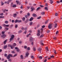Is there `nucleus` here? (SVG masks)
Segmentation results:
<instances>
[{
  "label": "nucleus",
  "instance_id": "19",
  "mask_svg": "<svg viewBox=\"0 0 62 62\" xmlns=\"http://www.w3.org/2000/svg\"><path fill=\"white\" fill-rule=\"evenodd\" d=\"M46 49L47 51H49V50H48V47H46Z\"/></svg>",
  "mask_w": 62,
  "mask_h": 62
},
{
  "label": "nucleus",
  "instance_id": "18",
  "mask_svg": "<svg viewBox=\"0 0 62 62\" xmlns=\"http://www.w3.org/2000/svg\"><path fill=\"white\" fill-rule=\"evenodd\" d=\"M48 22H49V20L46 21L45 22V24H46V23H48Z\"/></svg>",
  "mask_w": 62,
  "mask_h": 62
},
{
  "label": "nucleus",
  "instance_id": "26",
  "mask_svg": "<svg viewBox=\"0 0 62 62\" xmlns=\"http://www.w3.org/2000/svg\"><path fill=\"white\" fill-rule=\"evenodd\" d=\"M1 6H3L4 4V3L2 1H1Z\"/></svg>",
  "mask_w": 62,
  "mask_h": 62
},
{
  "label": "nucleus",
  "instance_id": "24",
  "mask_svg": "<svg viewBox=\"0 0 62 62\" xmlns=\"http://www.w3.org/2000/svg\"><path fill=\"white\" fill-rule=\"evenodd\" d=\"M5 23H6L7 24H8V21H6L5 22Z\"/></svg>",
  "mask_w": 62,
  "mask_h": 62
},
{
  "label": "nucleus",
  "instance_id": "64",
  "mask_svg": "<svg viewBox=\"0 0 62 62\" xmlns=\"http://www.w3.org/2000/svg\"><path fill=\"white\" fill-rule=\"evenodd\" d=\"M25 17L26 18H27V17H28V16H27V15H25Z\"/></svg>",
  "mask_w": 62,
  "mask_h": 62
},
{
  "label": "nucleus",
  "instance_id": "17",
  "mask_svg": "<svg viewBox=\"0 0 62 62\" xmlns=\"http://www.w3.org/2000/svg\"><path fill=\"white\" fill-rule=\"evenodd\" d=\"M17 22L18 23V20L16 19V20L15 21V23H17Z\"/></svg>",
  "mask_w": 62,
  "mask_h": 62
},
{
  "label": "nucleus",
  "instance_id": "51",
  "mask_svg": "<svg viewBox=\"0 0 62 62\" xmlns=\"http://www.w3.org/2000/svg\"><path fill=\"white\" fill-rule=\"evenodd\" d=\"M11 49H13V47H12V46H11L10 47Z\"/></svg>",
  "mask_w": 62,
  "mask_h": 62
},
{
  "label": "nucleus",
  "instance_id": "52",
  "mask_svg": "<svg viewBox=\"0 0 62 62\" xmlns=\"http://www.w3.org/2000/svg\"><path fill=\"white\" fill-rule=\"evenodd\" d=\"M12 22L13 23H14V20H12Z\"/></svg>",
  "mask_w": 62,
  "mask_h": 62
},
{
  "label": "nucleus",
  "instance_id": "61",
  "mask_svg": "<svg viewBox=\"0 0 62 62\" xmlns=\"http://www.w3.org/2000/svg\"><path fill=\"white\" fill-rule=\"evenodd\" d=\"M50 32V30H48L47 31V33H48Z\"/></svg>",
  "mask_w": 62,
  "mask_h": 62
},
{
  "label": "nucleus",
  "instance_id": "30",
  "mask_svg": "<svg viewBox=\"0 0 62 62\" xmlns=\"http://www.w3.org/2000/svg\"><path fill=\"white\" fill-rule=\"evenodd\" d=\"M13 46H16V43H14L13 44Z\"/></svg>",
  "mask_w": 62,
  "mask_h": 62
},
{
  "label": "nucleus",
  "instance_id": "7",
  "mask_svg": "<svg viewBox=\"0 0 62 62\" xmlns=\"http://www.w3.org/2000/svg\"><path fill=\"white\" fill-rule=\"evenodd\" d=\"M31 11H33V10L34 9V8L33 7H32L31 8Z\"/></svg>",
  "mask_w": 62,
  "mask_h": 62
},
{
  "label": "nucleus",
  "instance_id": "62",
  "mask_svg": "<svg viewBox=\"0 0 62 62\" xmlns=\"http://www.w3.org/2000/svg\"><path fill=\"white\" fill-rule=\"evenodd\" d=\"M58 31H57L56 33V35L57 34H58Z\"/></svg>",
  "mask_w": 62,
  "mask_h": 62
},
{
  "label": "nucleus",
  "instance_id": "55",
  "mask_svg": "<svg viewBox=\"0 0 62 62\" xmlns=\"http://www.w3.org/2000/svg\"><path fill=\"white\" fill-rule=\"evenodd\" d=\"M11 45H8V47H11Z\"/></svg>",
  "mask_w": 62,
  "mask_h": 62
},
{
  "label": "nucleus",
  "instance_id": "44",
  "mask_svg": "<svg viewBox=\"0 0 62 62\" xmlns=\"http://www.w3.org/2000/svg\"><path fill=\"white\" fill-rule=\"evenodd\" d=\"M11 53L12 54H14L15 53V52L14 51H11Z\"/></svg>",
  "mask_w": 62,
  "mask_h": 62
},
{
  "label": "nucleus",
  "instance_id": "1",
  "mask_svg": "<svg viewBox=\"0 0 62 62\" xmlns=\"http://www.w3.org/2000/svg\"><path fill=\"white\" fill-rule=\"evenodd\" d=\"M10 57H13V55H12V54H8L6 57V58L7 59H8V61H10V62H11L12 60H11V59H10Z\"/></svg>",
  "mask_w": 62,
  "mask_h": 62
},
{
  "label": "nucleus",
  "instance_id": "45",
  "mask_svg": "<svg viewBox=\"0 0 62 62\" xmlns=\"http://www.w3.org/2000/svg\"><path fill=\"white\" fill-rule=\"evenodd\" d=\"M27 15L28 16H30V13H27Z\"/></svg>",
  "mask_w": 62,
  "mask_h": 62
},
{
  "label": "nucleus",
  "instance_id": "34",
  "mask_svg": "<svg viewBox=\"0 0 62 62\" xmlns=\"http://www.w3.org/2000/svg\"><path fill=\"white\" fill-rule=\"evenodd\" d=\"M28 21H29V19H27L26 20V23H27V22H28Z\"/></svg>",
  "mask_w": 62,
  "mask_h": 62
},
{
  "label": "nucleus",
  "instance_id": "11",
  "mask_svg": "<svg viewBox=\"0 0 62 62\" xmlns=\"http://www.w3.org/2000/svg\"><path fill=\"white\" fill-rule=\"evenodd\" d=\"M4 49H6L7 48V45H6L5 46H4Z\"/></svg>",
  "mask_w": 62,
  "mask_h": 62
},
{
  "label": "nucleus",
  "instance_id": "59",
  "mask_svg": "<svg viewBox=\"0 0 62 62\" xmlns=\"http://www.w3.org/2000/svg\"><path fill=\"white\" fill-rule=\"evenodd\" d=\"M3 26L4 27H5V26H6V25L5 24H4Z\"/></svg>",
  "mask_w": 62,
  "mask_h": 62
},
{
  "label": "nucleus",
  "instance_id": "35",
  "mask_svg": "<svg viewBox=\"0 0 62 62\" xmlns=\"http://www.w3.org/2000/svg\"><path fill=\"white\" fill-rule=\"evenodd\" d=\"M13 39L11 37V38L10 39V41H11V40H13Z\"/></svg>",
  "mask_w": 62,
  "mask_h": 62
},
{
  "label": "nucleus",
  "instance_id": "46",
  "mask_svg": "<svg viewBox=\"0 0 62 62\" xmlns=\"http://www.w3.org/2000/svg\"><path fill=\"white\" fill-rule=\"evenodd\" d=\"M30 47H28V48L27 49L28 50V51H29V50H30Z\"/></svg>",
  "mask_w": 62,
  "mask_h": 62
},
{
  "label": "nucleus",
  "instance_id": "48",
  "mask_svg": "<svg viewBox=\"0 0 62 62\" xmlns=\"http://www.w3.org/2000/svg\"><path fill=\"white\" fill-rule=\"evenodd\" d=\"M46 61H47V59H46L44 61V62H46Z\"/></svg>",
  "mask_w": 62,
  "mask_h": 62
},
{
  "label": "nucleus",
  "instance_id": "39",
  "mask_svg": "<svg viewBox=\"0 0 62 62\" xmlns=\"http://www.w3.org/2000/svg\"><path fill=\"white\" fill-rule=\"evenodd\" d=\"M31 58H32V59H34V56H31Z\"/></svg>",
  "mask_w": 62,
  "mask_h": 62
},
{
  "label": "nucleus",
  "instance_id": "2",
  "mask_svg": "<svg viewBox=\"0 0 62 62\" xmlns=\"http://www.w3.org/2000/svg\"><path fill=\"white\" fill-rule=\"evenodd\" d=\"M17 6V5H14L13 3H11V7H12L13 8H15Z\"/></svg>",
  "mask_w": 62,
  "mask_h": 62
},
{
  "label": "nucleus",
  "instance_id": "42",
  "mask_svg": "<svg viewBox=\"0 0 62 62\" xmlns=\"http://www.w3.org/2000/svg\"><path fill=\"white\" fill-rule=\"evenodd\" d=\"M13 26V24H11L10 26V28H11Z\"/></svg>",
  "mask_w": 62,
  "mask_h": 62
},
{
  "label": "nucleus",
  "instance_id": "3",
  "mask_svg": "<svg viewBox=\"0 0 62 62\" xmlns=\"http://www.w3.org/2000/svg\"><path fill=\"white\" fill-rule=\"evenodd\" d=\"M6 36H7L6 35H5L4 34H3L1 35V37L2 38H3V39H4V38H5Z\"/></svg>",
  "mask_w": 62,
  "mask_h": 62
},
{
  "label": "nucleus",
  "instance_id": "28",
  "mask_svg": "<svg viewBox=\"0 0 62 62\" xmlns=\"http://www.w3.org/2000/svg\"><path fill=\"white\" fill-rule=\"evenodd\" d=\"M32 23H33V22H30V25L31 26L32 25Z\"/></svg>",
  "mask_w": 62,
  "mask_h": 62
},
{
  "label": "nucleus",
  "instance_id": "16",
  "mask_svg": "<svg viewBox=\"0 0 62 62\" xmlns=\"http://www.w3.org/2000/svg\"><path fill=\"white\" fill-rule=\"evenodd\" d=\"M5 29L6 30H7V31L9 29L8 28H7V27H5Z\"/></svg>",
  "mask_w": 62,
  "mask_h": 62
},
{
  "label": "nucleus",
  "instance_id": "50",
  "mask_svg": "<svg viewBox=\"0 0 62 62\" xmlns=\"http://www.w3.org/2000/svg\"><path fill=\"white\" fill-rule=\"evenodd\" d=\"M54 40H56V37H55L54 38Z\"/></svg>",
  "mask_w": 62,
  "mask_h": 62
},
{
  "label": "nucleus",
  "instance_id": "22",
  "mask_svg": "<svg viewBox=\"0 0 62 62\" xmlns=\"http://www.w3.org/2000/svg\"><path fill=\"white\" fill-rule=\"evenodd\" d=\"M22 31L21 30L19 31H18V33L19 34H20L21 33H22Z\"/></svg>",
  "mask_w": 62,
  "mask_h": 62
},
{
  "label": "nucleus",
  "instance_id": "14",
  "mask_svg": "<svg viewBox=\"0 0 62 62\" xmlns=\"http://www.w3.org/2000/svg\"><path fill=\"white\" fill-rule=\"evenodd\" d=\"M20 58L21 59H23V55H21L20 56Z\"/></svg>",
  "mask_w": 62,
  "mask_h": 62
},
{
  "label": "nucleus",
  "instance_id": "58",
  "mask_svg": "<svg viewBox=\"0 0 62 62\" xmlns=\"http://www.w3.org/2000/svg\"><path fill=\"white\" fill-rule=\"evenodd\" d=\"M40 7H41V8H43V5H40Z\"/></svg>",
  "mask_w": 62,
  "mask_h": 62
},
{
  "label": "nucleus",
  "instance_id": "31",
  "mask_svg": "<svg viewBox=\"0 0 62 62\" xmlns=\"http://www.w3.org/2000/svg\"><path fill=\"white\" fill-rule=\"evenodd\" d=\"M39 58L40 59H42V57L41 56H40L39 57Z\"/></svg>",
  "mask_w": 62,
  "mask_h": 62
},
{
  "label": "nucleus",
  "instance_id": "27",
  "mask_svg": "<svg viewBox=\"0 0 62 62\" xmlns=\"http://www.w3.org/2000/svg\"><path fill=\"white\" fill-rule=\"evenodd\" d=\"M33 50L34 51H35L36 50V48L34 47L33 48Z\"/></svg>",
  "mask_w": 62,
  "mask_h": 62
},
{
  "label": "nucleus",
  "instance_id": "13",
  "mask_svg": "<svg viewBox=\"0 0 62 62\" xmlns=\"http://www.w3.org/2000/svg\"><path fill=\"white\" fill-rule=\"evenodd\" d=\"M25 17H23L22 18V20L23 21H25Z\"/></svg>",
  "mask_w": 62,
  "mask_h": 62
},
{
  "label": "nucleus",
  "instance_id": "41",
  "mask_svg": "<svg viewBox=\"0 0 62 62\" xmlns=\"http://www.w3.org/2000/svg\"><path fill=\"white\" fill-rule=\"evenodd\" d=\"M45 27V26L44 25H43L42 26V28H44V27Z\"/></svg>",
  "mask_w": 62,
  "mask_h": 62
},
{
  "label": "nucleus",
  "instance_id": "32",
  "mask_svg": "<svg viewBox=\"0 0 62 62\" xmlns=\"http://www.w3.org/2000/svg\"><path fill=\"white\" fill-rule=\"evenodd\" d=\"M50 3L51 4H52L53 3V1L52 0H50Z\"/></svg>",
  "mask_w": 62,
  "mask_h": 62
},
{
  "label": "nucleus",
  "instance_id": "60",
  "mask_svg": "<svg viewBox=\"0 0 62 62\" xmlns=\"http://www.w3.org/2000/svg\"><path fill=\"white\" fill-rule=\"evenodd\" d=\"M0 15L1 16H3V13H1L0 14Z\"/></svg>",
  "mask_w": 62,
  "mask_h": 62
},
{
  "label": "nucleus",
  "instance_id": "54",
  "mask_svg": "<svg viewBox=\"0 0 62 62\" xmlns=\"http://www.w3.org/2000/svg\"><path fill=\"white\" fill-rule=\"evenodd\" d=\"M6 27H9V25H6Z\"/></svg>",
  "mask_w": 62,
  "mask_h": 62
},
{
  "label": "nucleus",
  "instance_id": "38",
  "mask_svg": "<svg viewBox=\"0 0 62 62\" xmlns=\"http://www.w3.org/2000/svg\"><path fill=\"white\" fill-rule=\"evenodd\" d=\"M44 36V35L43 34H42L40 36V38H42L43 37V36Z\"/></svg>",
  "mask_w": 62,
  "mask_h": 62
},
{
  "label": "nucleus",
  "instance_id": "56",
  "mask_svg": "<svg viewBox=\"0 0 62 62\" xmlns=\"http://www.w3.org/2000/svg\"><path fill=\"white\" fill-rule=\"evenodd\" d=\"M40 44L41 45H44V44H43V43H40Z\"/></svg>",
  "mask_w": 62,
  "mask_h": 62
},
{
  "label": "nucleus",
  "instance_id": "4",
  "mask_svg": "<svg viewBox=\"0 0 62 62\" xmlns=\"http://www.w3.org/2000/svg\"><path fill=\"white\" fill-rule=\"evenodd\" d=\"M52 24H50L49 25L48 27L49 29H50V28H52Z\"/></svg>",
  "mask_w": 62,
  "mask_h": 62
},
{
  "label": "nucleus",
  "instance_id": "20",
  "mask_svg": "<svg viewBox=\"0 0 62 62\" xmlns=\"http://www.w3.org/2000/svg\"><path fill=\"white\" fill-rule=\"evenodd\" d=\"M14 35H12L11 38L13 39V38H14Z\"/></svg>",
  "mask_w": 62,
  "mask_h": 62
},
{
  "label": "nucleus",
  "instance_id": "5",
  "mask_svg": "<svg viewBox=\"0 0 62 62\" xmlns=\"http://www.w3.org/2000/svg\"><path fill=\"white\" fill-rule=\"evenodd\" d=\"M33 41V38L32 37L30 38V42H32Z\"/></svg>",
  "mask_w": 62,
  "mask_h": 62
},
{
  "label": "nucleus",
  "instance_id": "8",
  "mask_svg": "<svg viewBox=\"0 0 62 62\" xmlns=\"http://www.w3.org/2000/svg\"><path fill=\"white\" fill-rule=\"evenodd\" d=\"M29 53H27L25 55L26 56H25V57H28V55L29 54Z\"/></svg>",
  "mask_w": 62,
  "mask_h": 62
},
{
  "label": "nucleus",
  "instance_id": "40",
  "mask_svg": "<svg viewBox=\"0 0 62 62\" xmlns=\"http://www.w3.org/2000/svg\"><path fill=\"white\" fill-rule=\"evenodd\" d=\"M4 56H5V57H7V56H7V54H4Z\"/></svg>",
  "mask_w": 62,
  "mask_h": 62
},
{
  "label": "nucleus",
  "instance_id": "23",
  "mask_svg": "<svg viewBox=\"0 0 62 62\" xmlns=\"http://www.w3.org/2000/svg\"><path fill=\"white\" fill-rule=\"evenodd\" d=\"M15 28H17L18 27V25L17 24H16L15 26Z\"/></svg>",
  "mask_w": 62,
  "mask_h": 62
},
{
  "label": "nucleus",
  "instance_id": "53",
  "mask_svg": "<svg viewBox=\"0 0 62 62\" xmlns=\"http://www.w3.org/2000/svg\"><path fill=\"white\" fill-rule=\"evenodd\" d=\"M22 22L21 20H18V23H21Z\"/></svg>",
  "mask_w": 62,
  "mask_h": 62
},
{
  "label": "nucleus",
  "instance_id": "29",
  "mask_svg": "<svg viewBox=\"0 0 62 62\" xmlns=\"http://www.w3.org/2000/svg\"><path fill=\"white\" fill-rule=\"evenodd\" d=\"M57 26V23H56L55 24V26H54V28H56Z\"/></svg>",
  "mask_w": 62,
  "mask_h": 62
},
{
  "label": "nucleus",
  "instance_id": "15",
  "mask_svg": "<svg viewBox=\"0 0 62 62\" xmlns=\"http://www.w3.org/2000/svg\"><path fill=\"white\" fill-rule=\"evenodd\" d=\"M45 14V12H42L41 13V15H44Z\"/></svg>",
  "mask_w": 62,
  "mask_h": 62
},
{
  "label": "nucleus",
  "instance_id": "57",
  "mask_svg": "<svg viewBox=\"0 0 62 62\" xmlns=\"http://www.w3.org/2000/svg\"><path fill=\"white\" fill-rule=\"evenodd\" d=\"M54 56L53 55H52L51 56V58H54Z\"/></svg>",
  "mask_w": 62,
  "mask_h": 62
},
{
  "label": "nucleus",
  "instance_id": "36",
  "mask_svg": "<svg viewBox=\"0 0 62 62\" xmlns=\"http://www.w3.org/2000/svg\"><path fill=\"white\" fill-rule=\"evenodd\" d=\"M16 14H14V17H16Z\"/></svg>",
  "mask_w": 62,
  "mask_h": 62
},
{
  "label": "nucleus",
  "instance_id": "63",
  "mask_svg": "<svg viewBox=\"0 0 62 62\" xmlns=\"http://www.w3.org/2000/svg\"><path fill=\"white\" fill-rule=\"evenodd\" d=\"M16 55H17V54H15L13 56V57H15V56H16Z\"/></svg>",
  "mask_w": 62,
  "mask_h": 62
},
{
  "label": "nucleus",
  "instance_id": "47",
  "mask_svg": "<svg viewBox=\"0 0 62 62\" xmlns=\"http://www.w3.org/2000/svg\"><path fill=\"white\" fill-rule=\"evenodd\" d=\"M41 50V48H39V51L40 52Z\"/></svg>",
  "mask_w": 62,
  "mask_h": 62
},
{
  "label": "nucleus",
  "instance_id": "6",
  "mask_svg": "<svg viewBox=\"0 0 62 62\" xmlns=\"http://www.w3.org/2000/svg\"><path fill=\"white\" fill-rule=\"evenodd\" d=\"M34 19L32 17H31V18L29 19V21L30 22H31V21H32Z\"/></svg>",
  "mask_w": 62,
  "mask_h": 62
},
{
  "label": "nucleus",
  "instance_id": "10",
  "mask_svg": "<svg viewBox=\"0 0 62 62\" xmlns=\"http://www.w3.org/2000/svg\"><path fill=\"white\" fill-rule=\"evenodd\" d=\"M38 33L37 34V35L38 36H39V30H38Z\"/></svg>",
  "mask_w": 62,
  "mask_h": 62
},
{
  "label": "nucleus",
  "instance_id": "33",
  "mask_svg": "<svg viewBox=\"0 0 62 62\" xmlns=\"http://www.w3.org/2000/svg\"><path fill=\"white\" fill-rule=\"evenodd\" d=\"M27 46H24V49H27Z\"/></svg>",
  "mask_w": 62,
  "mask_h": 62
},
{
  "label": "nucleus",
  "instance_id": "49",
  "mask_svg": "<svg viewBox=\"0 0 62 62\" xmlns=\"http://www.w3.org/2000/svg\"><path fill=\"white\" fill-rule=\"evenodd\" d=\"M17 52H19V51H20V50L19 49H17L16 50Z\"/></svg>",
  "mask_w": 62,
  "mask_h": 62
},
{
  "label": "nucleus",
  "instance_id": "43",
  "mask_svg": "<svg viewBox=\"0 0 62 62\" xmlns=\"http://www.w3.org/2000/svg\"><path fill=\"white\" fill-rule=\"evenodd\" d=\"M45 9L46 10H48V8H47V7H46L45 8Z\"/></svg>",
  "mask_w": 62,
  "mask_h": 62
},
{
  "label": "nucleus",
  "instance_id": "37",
  "mask_svg": "<svg viewBox=\"0 0 62 62\" xmlns=\"http://www.w3.org/2000/svg\"><path fill=\"white\" fill-rule=\"evenodd\" d=\"M16 3H17V4H19V0H16Z\"/></svg>",
  "mask_w": 62,
  "mask_h": 62
},
{
  "label": "nucleus",
  "instance_id": "9",
  "mask_svg": "<svg viewBox=\"0 0 62 62\" xmlns=\"http://www.w3.org/2000/svg\"><path fill=\"white\" fill-rule=\"evenodd\" d=\"M32 16H33V17H36V16H37V15L36 14H33L32 15Z\"/></svg>",
  "mask_w": 62,
  "mask_h": 62
},
{
  "label": "nucleus",
  "instance_id": "12",
  "mask_svg": "<svg viewBox=\"0 0 62 62\" xmlns=\"http://www.w3.org/2000/svg\"><path fill=\"white\" fill-rule=\"evenodd\" d=\"M41 33H42L43 32V28H41Z\"/></svg>",
  "mask_w": 62,
  "mask_h": 62
},
{
  "label": "nucleus",
  "instance_id": "25",
  "mask_svg": "<svg viewBox=\"0 0 62 62\" xmlns=\"http://www.w3.org/2000/svg\"><path fill=\"white\" fill-rule=\"evenodd\" d=\"M4 3L5 4H9V2L8 1H5Z\"/></svg>",
  "mask_w": 62,
  "mask_h": 62
},
{
  "label": "nucleus",
  "instance_id": "21",
  "mask_svg": "<svg viewBox=\"0 0 62 62\" xmlns=\"http://www.w3.org/2000/svg\"><path fill=\"white\" fill-rule=\"evenodd\" d=\"M7 40H6L4 41V44H6V42H7Z\"/></svg>",
  "mask_w": 62,
  "mask_h": 62
}]
</instances>
